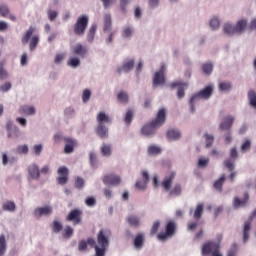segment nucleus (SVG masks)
<instances>
[{"label": "nucleus", "instance_id": "e2e57ef3", "mask_svg": "<svg viewBox=\"0 0 256 256\" xmlns=\"http://www.w3.org/2000/svg\"><path fill=\"white\" fill-rule=\"evenodd\" d=\"M161 223L159 221L154 222L152 229H151V235H155L157 233V231H159V227H160Z\"/></svg>", "mask_w": 256, "mask_h": 256}, {"label": "nucleus", "instance_id": "0e129e2a", "mask_svg": "<svg viewBox=\"0 0 256 256\" xmlns=\"http://www.w3.org/2000/svg\"><path fill=\"white\" fill-rule=\"evenodd\" d=\"M209 165V158H200L198 161V167H207Z\"/></svg>", "mask_w": 256, "mask_h": 256}, {"label": "nucleus", "instance_id": "9b49d317", "mask_svg": "<svg viewBox=\"0 0 256 256\" xmlns=\"http://www.w3.org/2000/svg\"><path fill=\"white\" fill-rule=\"evenodd\" d=\"M165 84V65L163 64L158 72L153 77V87Z\"/></svg>", "mask_w": 256, "mask_h": 256}, {"label": "nucleus", "instance_id": "49530a36", "mask_svg": "<svg viewBox=\"0 0 256 256\" xmlns=\"http://www.w3.org/2000/svg\"><path fill=\"white\" fill-rule=\"evenodd\" d=\"M202 71L206 75H211V73H213V64H211V63L203 64L202 65Z\"/></svg>", "mask_w": 256, "mask_h": 256}, {"label": "nucleus", "instance_id": "9d476101", "mask_svg": "<svg viewBox=\"0 0 256 256\" xmlns=\"http://www.w3.org/2000/svg\"><path fill=\"white\" fill-rule=\"evenodd\" d=\"M58 178L57 183L58 185H67V182L69 181V169L65 166H61L58 168Z\"/></svg>", "mask_w": 256, "mask_h": 256}, {"label": "nucleus", "instance_id": "774afa93", "mask_svg": "<svg viewBox=\"0 0 256 256\" xmlns=\"http://www.w3.org/2000/svg\"><path fill=\"white\" fill-rule=\"evenodd\" d=\"M133 35V28L127 27L123 31V37H131Z\"/></svg>", "mask_w": 256, "mask_h": 256}, {"label": "nucleus", "instance_id": "bb28decb", "mask_svg": "<svg viewBox=\"0 0 256 256\" xmlns=\"http://www.w3.org/2000/svg\"><path fill=\"white\" fill-rule=\"evenodd\" d=\"M235 29L236 33H238V35H241V33H243L245 29H247V20H239L236 23Z\"/></svg>", "mask_w": 256, "mask_h": 256}, {"label": "nucleus", "instance_id": "6e6d98bb", "mask_svg": "<svg viewBox=\"0 0 256 256\" xmlns=\"http://www.w3.org/2000/svg\"><path fill=\"white\" fill-rule=\"evenodd\" d=\"M239 251L237 244H233L231 249L228 250L227 256H237Z\"/></svg>", "mask_w": 256, "mask_h": 256}, {"label": "nucleus", "instance_id": "79ce46f5", "mask_svg": "<svg viewBox=\"0 0 256 256\" xmlns=\"http://www.w3.org/2000/svg\"><path fill=\"white\" fill-rule=\"evenodd\" d=\"M248 99L250 101V105L256 109V93L254 90H249L248 92Z\"/></svg>", "mask_w": 256, "mask_h": 256}, {"label": "nucleus", "instance_id": "69168bd1", "mask_svg": "<svg viewBox=\"0 0 256 256\" xmlns=\"http://www.w3.org/2000/svg\"><path fill=\"white\" fill-rule=\"evenodd\" d=\"M33 151H34L35 155H41V152L43 151V145H41V144L34 145Z\"/></svg>", "mask_w": 256, "mask_h": 256}, {"label": "nucleus", "instance_id": "20e7f679", "mask_svg": "<svg viewBox=\"0 0 256 256\" xmlns=\"http://www.w3.org/2000/svg\"><path fill=\"white\" fill-rule=\"evenodd\" d=\"M211 95H213V86L208 85L204 89L200 90L196 94H194L190 99V109L191 113H195V103L199 101V99H210Z\"/></svg>", "mask_w": 256, "mask_h": 256}, {"label": "nucleus", "instance_id": "37998d69", "mask_svg": "<svg viewBox=\"0 0 256 256\" xmlns=\"http://www.w3.org/2000/svg\"><path fill=\"white\" fill-rule=\"evenodd\" d=\"M231 87H233L231 82H221L219 84L220 91L229 92V91H231Z\"/></svg>", "mask_w": 256, "mask_h": 256}, {"label": "nucleus", "instance_id": "864d4df0", "mask_svg": "<svg viewBox=\"0 0 256 256\" xmlns=\"http://www.w3.org/2000/svg\"><path fill=\"white\" fill-rule=\"evenodd\" d=\"M251 149V140H245L241 146L242 153H247Z\"/></svg>", "mask_w": 256, "mask_h": 256}, {"label": "nucleus", "instance_id": "f704fd0d", "mask_svg": "<svg viewBox=\"0 0 256 256\" xmlns=\"http://www.w3.org/2000/svg\"><path fill=\"white\" fill-rule=\"evenodd\" d=\"M143 234H138L134 239V247L141 249L143 247Z\"/></svg>", "mask_w": 256, "mask_h": 256}, {"label": "nucleus", "instance_id": "c03bdc74", "mask_svg": "<svg viewBox=\"0 0 256 256\" xmlns=\"http://www.w3.org/2000/svg\"><path fill=\"white\" fill-rule=\"evenodd\" d=\"M74 187H75L76 189H83V187H85V180H84L83 178H81V177L78 176V177L75 179Z\"/></svg>", "mask_w": 256, "mask_h": 256}, {"label": "nucleus", "instance_id": "cd10ccee", "mask_svg": "<svg viewBox=\"0 0 256 256\" xmlns=\"http://www.w3.org/2000/svg\"><path fill=\"white\" fill-rule=\"evenodd\" d=\"M127 221L131 227H139L141 224V218L135 215L128 216Z\"/></svg>", "mask_w": 256, "mask_h": 256}, {"label": "nucleus", "instance_id": "3c124183", "mask_svg": "<svg viewBox=\"0 0 256 256\" xmlns=\"http://www.w3.org/2000/svg\"><path fill=\"white\" fill-rule=\"evenodd\" d=\"M9 7L7 5H0V15L1 17H7L9 15Z\"/></svg>", "mask_w": 256, "mask_h": 256}, {"label": "nucleus", "instance_id": "de8ad7c7", "mask_svg": "<svg viewBox=\"0 0 256 256\" xmlns=\"http://www.w3.org/2000/svg\"><path fill=\"white\" fill-rule=\"evenodd\" d=\"M159 153H161V149L156 145H151L148 148V154L149 155H159Z\"/></svg>", "mask_w": 256, "mask_h": 256}, {"label": "nucleus", "instance_id": "c9c22d12", "mask_svg": "<svg viewBox=\"0 0 256 256\" xmlns=\"http://www.w3.org/2000/svg\"><path fill=\"white\" fill-rule=\"evenodd\" d=\"M223 165L224 167H226V169L228 171H234L235 170V160H232V159H226L224 162H223Z\"/></svg>", "mask_w": 256, "mask_h": 256}, {"label": "nucleus", "instance_id": "bf43d9fd", "mask_svg": "<svg viewBox=\"0 0 256 256\" xmlns=\"http://www.w3.org/2000/svg\"><path fill=\"white\" fill-rule=\"evenodd\" d=\"M11 87H12L11 82H6L0 86V92L7 93V91H9L11 89Z\"/></svg>", "mask_w": 256, "mask_h": 256}, {"label": "nucleus", "instance_id": "f3484780", "mask_svg": "<svg viewBox=\"0 0 256 256\" xmlns=\"http://www.w3.org/2000/svg\"><path fill=\"white\" fill-rule=\"evenodd\" d=\"M234 121L235 118H233V116L225 117L223 121L220 123L221 131H228V129H231V127H233Z\"/></svg>", "mask_w": 256, "mask_h": 256}, {"label": "nucleus", "instance_id": "7ed1b4c3", "mask_svg": "<svg viewBox=\"0 0 256 256\" xmlns=\"http://www.w3.org/2000/svg\"><path fill=\"white\" fill-rule=\"evenodd\" d=\"M96 120L98 122V126L96 128V133L100 139H107L109 137V129L105 126V123H111V117L105 114V112H100Z\"/></svg>", "mask_w": 256, "mask_h": 256}, {"label": "nucleus", "instance_id": "680f3d73", "mask_svg": "<svg viewBox=\"0 0 256 256\" xmlns=\"http://www.w3.org/2000/svg\"><path fill=\"white\" fill-rule=\"evenodd\" d=\"M219 25H220V22H219V19L217 18H213L211 21H210V27L212 29H219Z\"/></svg>", "mask_w": 256, "mask_h": 256}, {"label": "nucleus", "instance_id": "aec40b11", "mask_svg": "<svg viewBox=\"0 0 256 256\" xmlns=\"http://www.w3.org/2000/svg\"><path fill=\"white\" fill-rule=\"evenodd\" d=\"M247 201H249V193H245L244 194V199H239L238 197H236L234 199V207L235 209H239V207H245V205L247 204Z\"/></svg>", "mask_w": 256, "mask_h": 256}, {"label": "nucleus", "instance_id": "1a4fd4ad", "mask_svg": "<svg viewBox=\"0 0 256 256\" xmlns=\"http://www.w3.org/2000/svg\"><path fill=\"white\" fill-rule=\"evenodd\" d=\"M83 211L74 209L70 211L66 217V221H71L73 225H79L82 221Z\"/></svg>", "mask_w": 256, "mask_h": 256}, {"label": "nucleus", "instance_id": "09e8293b", "mask_svg": "<svg viewBox=\"0 0 256 256\" xmlns=\"http://www.w3.org/2000/svg\"><path fill=\"white\" fill-rule=\"evenodd\" d=\"M181 191H182L181 184H175V186L170 191V195H174L177 197L181 195Z\"/></svg>", "mask_w": 256, "mask_h": 256}, {"label": "nucleus", "instance_id": "a18cd8bd", "mask_svg": "<svg viewBox=\"0 0 256 256\" xmlns=\"http://www.w3.org/2000/svg\"><path fill=\"white\" fill-rule=\"evenodd\" d=\"M18 155H27L29 153V147L27 145H20L16 148Z\"/></svg>", "mask_w": 256, "mask_h": 256}, {"label": "nucleus", "instance_id": "e433bc0d", "mask_svg": "<svg viewBox=\"0 0 256 256\" xmlns=\"http://www.w3.org/2000/svg\"><path fill=\"white\" fill-rule=\"evenodd\" d=\"M134 115L135 113L133 112L132 109L127 110L126 115L124 117V122L126 123V125H131Z\"/></svg>", "mask_w": 256, "mask_h": 256}, {"label": "nucleus", "instance_id": "13d9d810", "mask_svg": "<svg viewBox=\"0 0 256 256\" xmlns=\"http://www.w3.org/2000/svg\"><path fill=\"white\" fill-rule=\"evenodd\" d=\"M47 15H48L49 21H55V19H57L58 13H57V11H55V10L49 9V10L47 11Z\"/></svg>", "mask_w": 256, "mask_h": 256}, {"label": "nucleus", "instance_id": "412c9836", "mask_svg": "<svg viewBox=\"0 0 256 256\" xmlns=\"http://www.w3.org/2000/svg\"><path fill=\"white\" fill-rule=\"evenodd\" d=\"M205 210V205H203V203H199L197 204L194 213H193V217L196 221H199V219H201V217H203V211Z\"/></svg>", "mask_w": 256, "mask_h": 256}, {"label": "nucleus", "instance_id": "dca6fc26", "mask_svg": "<svg viewBox=\"0 0 256 256\" xmlns=\"http://www.w3.org/2000/svg\"><path fill=\"white\" fill-rule=\"evenodd\" d=\"M64 141L66 143L64 147V153L66 154L73 153L75 146L77 145V141L73 140L70 137H65Z\"/></svg>", "mask_w": 256, "mask_h": 256}, {"label": "nucleus", "instance_id": "f8f14e48", "mask_svg": "<svg viewBox=\"0 0 256 256\" xmlns=\"http://www.w3.org/2000/svg\"><path fill=\"white\" fill-rule=\"evenodd\" d=\"M187 85V83L183 82H173L170 87L171 89H175V87H178L177 97L178 99H183V97H185V89H187Z\"/></svg>", "mask_w": 256, "mask_h": 256}, {"label": "nucleus", "instance_id": "7c9ffc66", "mask_svg": "<svg viewBox=\"0 0 256 256\" xmlns=\"http://www.w3.org/2000/svg\"><path fill=\"white\" fill-rule=\"evenodd\" d=\"M96 31H97V24H92L87 34V41H89V43H92V41L95 39Z\"/></svg>", "mask_w": 256, "mask_h": 256}, {"label": "nucleus", "instance_id": "473e14b6", "mask_svg": "<svg viewBox=\"0 0 256 256\" xmlns=\"http://www.w3.org/2000/svg\"><path fill=\"white\" fill-rule=\"evenodd\" d=\"M73 232L74 230L71 226H66L62 232V237H64V239H71Z\"/></svg>", "mask_w": 256, "mask_h": 256}, {"label": "nucleus", "instance_id": "603ef678", "mask_svg": "<svg viewBox=\"0 0 256 256\" xmlns=\"http://www.w3.org/2000/svg\"><path fill=\"white\" fill-rule=\"evenodd\" d=\"M69 67H79L81 65V61L78 58H70L68 60Z\"/></svg>", "mask_w": 256, "mask_h": 256}, {"label": "nucleus", "instance_id": "39448f33", "mask_svg": "<svg viewBox=\"0 0 256 256\" xmlns=\"http://www.w3.org/2000/svg\"><path fill=\"white\" fill-rule=\"evenodd\" d=\"M33 33H35V27L30 26L21 40L23 45H27V43H29L30 51H35V49H37V45H39V35H33Z\"/></svg>", "mask_w": 256, "mask_h": 256}, {"label": "nucleus", "instance_id": "c756f323", "mask_svg": "<svg viewBox=\"0 0 256 256\" xmlns=\"http://www.w3.org/2000/svg\"><path fill=\"white\" fill-rule=\"evenodd\" d=\"M117 99H118L119 103H122L124 105L129 103V95L124 91H120L117 94Z\"/></svg>", "mask_w": 256, "mask_h": 256}, {"label": "nucleus", "instance_id": "58836bf2", "mask_svg": "<svg viewBox=\"0 0 256 256\" xmlns=\"http://www.w3.org/2000/svg\"><path fill=\"white\" fill-rule=\"evenodd\" d=\"M52 231L53 233H60V231H63V224L57 220H54L52 223Z\"/></svg>", "mask_w": 256, "mask_h": 256}, {"label": "nucleus", "instance_id": "f257e3e1", "mask_svg": "<svg viewBox=\"0 0 256 256\" xmlns=\"http://www.w3.org/2000/svg\"><path fill=\"white\" fill-rule=\"evenodd\" d=\"M167 121V110L165 108H161L154 120L151 123L146 124L142 127L141 133L145 135V137H153L155 133H157V129L161 127Z\"/></svg>", "mask_w": 256, "mask_h": 256}, {"label": "nucleus", "instance_id": "4be33fe9", "mask_svg": "<svg viewBox=\"0 0 256 256\" xmlns=\"http://www.w3.org/2000/svg\"><path fill=\"white\" fill-rule=\"evenodd\" d=\"M20 115H35V107L33 106H21L19 109Z\"/></svg>", "mask_w": 256, "mask_h": 256}, {"label": "nucleus", "instance_id": "2eb2a0df", "mask_svg": "<svg viewBox=\"0 0 256 256\" xmlns=\"http://www.w3.org/2000/svg\"><path fill=\"white\" fill-rule=\"evenodd\" d=\"M173 181H175V172H171L162 181L161 185L165 189V191H171V187L173 185Z\"/></svg>", "mask_w": 256, "mask_h": 256}, {"label": "nucleus", "instance_id": "5fc2aeb1", "mask_svg": "<svg viewBox=\"0 0 256 256\" xmlns=\"http://www.w3.org/2000/svg\"><path fill=\"white\" fill-rule=\"evenodd\" d=\"M91 99V90L85 89L82 94L83 103H87Z\"/></svg>", "mask_w": 256, "mask_h": 256}, {"label": "nucleus", "instance_id": "f03ea898", "mask_svg": "<svg viewBox=\"0 0 256 256\" xmlns=\"http://www.w3.org/2000/svg\"><path fill=\"white\" fill-rule=\"evenodd\" d=\"M111 237V230L101 229L97 234V244L95 246L96 256H105L107 247H109V239Z\"/></svg>", "mask_w": 256, "mask_h": 256}, {"label": "nucleus", "instance_id": "ddd939ff", "mask_svg": "<svg viewBox=\"0 0 256 256\" xmlns=\"http://www.w3.org/2000/svg\"><path fill=\"white\" fill-rule=\"evenodd\" d=\"M30 179L38 180L41 177V172L37 164H31L27 168Z\"/></svg>", "mask_w": 256, "mask_h": 256}, {"label": "nucleus", "instance_id": "a19ab883", "mask_svg": "<svg viewBox=\"0 0 256 256\" xmlns=\"http://www.w3.org/2000/svg\"><path fill=\"white\" fill-rule=\"evenodd\" d=\"M101 153L104 157H109L111 155V145L102 144Z\"/></svg>", "mask_w": 256, "mask_h": 256}, {"label": "nucleus", "instance_id": "4c0bfd02", "mask_svg": "<svg viewBox=\"0 0 256 256\" xmlns=\"http://www.w3.org/2000/svg\"><path fill=\"white\" fill-rule=\"evenodd\" d=\"M224 33H226V35H235V34H237L235 26H232L231 24H225L224 25Z\"/></svg>", "mask_w": 256, "mask_h": 256}, {"label": "nucleus", "instance_id": "b1692460", "mask_svg": "<svg viewBox=\"0 0 256 256\" xmlns=\"http://www.w3.org/2000/svg\"><path fill=\"white\" fill-rule=\"evenodd\" d=\"M7 132L9 139H17L19 137V128L11 127L9 124L7 125Z\"/></svg>", "mask_w": 256, "mask_h": 256}, {"label": "nucleus", "instance_id": "0eeeda50", "mask_svg": "<svg viewBox=\"0 0 256 256\" xmlns=\"http://www.w3.org/2000/svg\"><path fill=\"white\" fill-rule=\"evenodd\" d=\"M88 25H89V17L87 15L79 16L73 27V31L75 35H78V37L85 35V31H87Z\"/></svg>", "mask_w": 256, "mask_h": 256}, {"label": "nucleus", "instance_id": "a211bd4d", "mask_svg": "<svg viewBox=\"0 0 256 256\" xmlns=\"http://www.w3.org/2000/svg\"><path fill=\"white\" fill-rule=\"evenodd\" d=\"M51 213H53V208H51V206L40 207L34 210V215L37 218L42 215H51Z\"/></svg>", "mask_w": 256, "mask_h": 256}, {"label": "nucleus", "instance_id": "2f4dec72", "mask_svg": "<svg viewBox=\"0 0 256 256\" xmlns=\"http://www.w3.org/2000/svg\"><path fill=\"white\" fill-rule=\"evenodd\" d=\"M7 251V242L5 241V235H0V256L5 255Z\"/></svg>", "mask_w": 256, "mask_h": 256}, {"label": "nucleus", "instance_id": "ea45409f", "mask_svg": "<svg viewBox=\"0 0 256 256\" xmlns=\"http://www.w3.org/2000/svg\"><path fill=\"white\" fill-rule=\"evenodd\" d=\"M104 31H111V14L104 16Z\"/></svg>", "mask_w": 256, "mask_h": 256}, {"label": "nucleus", "instance_id": "052dcab7", "mask_svg": "<svg viewBox=\"0 0 256 256\" xmlns=\"http://www.w3.org/2000/svg\"><path fill=\"white\" fill-rule=\"evenodd\" d=\"M85 203L87 207H94V205L97 203L94 197H87L85 200Z\"/></svg>", "mask_w": 256, "mask_h": 256}, {"label": "nucleus", "instance_id": "6ab92c4d", "mask_svg": "<svg viewBox=\"0 0 256 256\" xmlns=\"http://www.w3.org/2000/svg\"><path fill=\"white\" fill-rule=\"evenodd\" d=\"M135 65V60H129L127 62H125L122 67H119L117 69V73L118 75H121V73H129V71H131V69H133Z\"/></svg>", "mask_w": 256, "mask_h": 256}, {"label": "nucleus", "instance_id": "5701e85b", "mask_svg": "<svg viewBox=\"0 0 256 256\" xmlns=\"http://www.w3.org/2000/svg\"><path fill=\"white\" fill-rule=\"evenodd\" d=\"M225 180V174H222L221 177L218 180H216L213 184L214 189H216V191H219V193L223 191V184L225 183Z\"/></svg>", "mask_w": 256, "mask_h": 256}, {"label": "nucleus", "instance_id": "c85d7f7f", "mask_svg": "<svg viewBox=\"0 0 256 256\" xmlns=\"http://www.w3.org/2000/svg\"><path fill=\"white\" fill-rule=\"evenodd\" d=\"M167 138L170 139V141H177V139L181 138V133L177 130H169L167 132Z\"/></svg>", "mask_w": 256, "mask_h": 256}, {"label": "nucleus", "instance_id": "4d7b16f0", "mask_svg": "<svg viewBox=\"0 0 256 256\" xmlns=\"http://www.w3.org/2000/svg\"><path fill=\"white\" fill-rule=\"evenodd\" d=\"M205 137H206V147H212L215 141V137H213V135H210V134H205Z\"/></svg>", "mask_w": 256, "mask_h": 256}, {"label": "nucleus", "instance_id": "6e6552de", "mask_svg": "<svg viewBox=\"0 0 256 256\" xmlns=\"http://www.w3.org/2000/svg\"><path fill=\"white\" fill-rule=\"evenodd\" d=\"M175 227V222H168L166 225V232L158 234L157 239H159V241H167L169 237H173V235H175Z\"/></svg>", "mask_w": 256, "mask_h": 256}, {"label": "nucleus", "instance_id": "8fccbe9b", "mask_svg": "<svg viewBox=\"0 0 256 256\" xmlns=\"http://www.w3.org/2000/svg\"><path fill=\"white\" fill-rule=\"evenodd\" d=\"M136 189H139L140 191H145L147 189V181L145 180H138L135 184Z\"/></svg>", "mask_w": 256, "mask_h": 256}, {"label": "nucleus", "instance_id": "393cba45", "mask_svg": "<svg viewBox=\"0 0 256 256\" xmlns=\"http://www.w3.org/2000/svg\"><path fill=\"white\" fill-rule=\"evenodd\" d=\"M73 53H74V55H79L80 57H85V55L87 54V48L83 47V45H81V44H77L73 48Z\"/></svg>", "mask_w": 256, "mask_h": 256}, {"label": "nucleus", "instance_id": "a878e982", "mask_svg": "<svg viewBox=\"0 0 256 256\" xmlns=\"http://www.w3.org/2000/svg\"><path fill=\"white\" fill-rule=\"evenodd\" d=\"M249 231H251V221H246L243 228V243L249 241Z\"/></svg>", "mask_w": 256, "mask_h": 256}, {"label": "nucleus", "instance_id": "338daca9", "mask_svg": "<svg viewBox=\"0 0 256 256\" xmlns=\"http://www.w3.org/2000/svg\"><path fill=\"white\" fill-rule=\"evenodd\" d=\"M78 249H79V251H85L87 249V241L81 240L78 243Z\"/></svg>", "mask_w": 256, "mask_h": 256}, {"label": "nucleus", "instance_id": "4468645a", "mask_svg": "<svg viewBox=\"0 0 256 256\" xmlns=\"http://www.w3.org/2000/svg\"><path fill=\"white\" fill-rule=\"evenodd\" d=\"M103 183L104 185H121V177L114 174L106 175L103 178Z\"/></svg>", "mask_w": 256, "mask_h": 256}, {"label": "nucleus", "instance_id": "423d86ee", "mask_svg": "<svg viewBox=\"0 0 256 256\" xmlns=\"http://www.w3.org/2000/svg\"><path fill=\"white\" fill-rule=\"evenodd\" d=\"M202 255L223 256L219 242L208 241L202 246Z\"/></svg>", "mask_w": 256, "mask_h": 256}, {"label": "nucleus", "instance_id": "72a5a7b5", "mask_svg": "<svg viewBox=\"0 0 256 256\" xmlns=\"http://www.w3.org/2000/svg\"><path fill=\"white\" fill-rule=\"evenodd\" d=\"M2 208L4 211H10L11 213H13V211H15L16 209L15 202L7 201L3 204Z\"/></svg>", "mask_w": 256, "mask_h": 256}]
</instances>
